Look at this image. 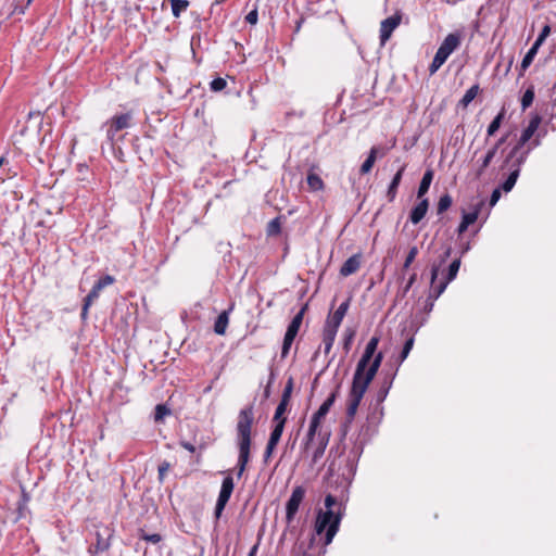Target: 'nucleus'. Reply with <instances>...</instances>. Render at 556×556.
<instances>
[{"mask_svg":"<svg viewBox=\"0 0 556 556\" xmlns=\"http://www.w3.org/2000/svg\"><path fill=\"white\" fill-rule=\"evenodd\" d=\"M433 301H434V300H432V299H431V301L426 305V309H427L428 312H430V311L432 309V307H433Z\"/></svg>","mask_w":556,"mask_h":556,"instance_id":"56","label":"nucleus"},{"mask_svg":"<svg viewBox=\"0 0 556 556\" xmlns=\"http://www.w3.org/2000/svg\"><path fill=\"white\" fill-rule=\"evenodd\" d=\"M336 400V393H331L328 399L320 405L318 410L313 415L312 420L320 424L321 420L326 417L329 409L333 405Z\"/></svg>","mask_w":556,"mask_h":556,"instance_id":"19","label":"nucleus"},{"mask_svg":"<svg viewBox=\"0 0 556 556\" xmlns=\"http://www.w3.org/2000/svg\"><path fill=\"white\" fill-rule=\"evenodd\" d=\"M254 414L253 406L249 405L242 408L238 415L237 431V445L239 448V456L237 463V478H241L247 465L250 460L251 448V430L253 425Z\"/></svg>","mask_w":556,"mask_h":556,"instance_id":"3","label":"nucleus"},{"mask_svg":"<svg viewBox=\"0 0 556 556\" xmlns=\"http://www.w3.org/2000/svg\"><path fill=\"white\" fill-rule=\"evenodd\" d=\"M418 254V248L417 247H412L408 251V254L405 258V262L403 264V270H406L410 265L412 263L415 261L416 256Z\"/></svg>","mask_w":556,"mask_h":556,"instance_id":"38","label":"nucleus"},{"mask_svg":"<svg viewBox=\"0 0 556 556\" xmlns=\"http://www.w3.org/2000/svg\"><path fill=\"white\" fill-rule=\"evenodd\" d=\"M31 0H28L27 2L29 3Z\"/></svg>","mask_w":556,"mask_h":556,"instance_id":"59","label":"nucleus"},{"mask_svg":"<svg viewBox=\"0 0 556 556\" xmlns=\"http://www.w3.org/2000/svg\"><path fill=\"white\" fill-rule=\"evenodd\" d=\"M549 33H551V27L548 25H545L542 28L539 37L534 41V45H536V47H541L543 45V42L545 41V39L547 38V36L549 35Z\"/></svg>","mask_w":556,"mask_h":556,"instance_id":"43","label":"nucleus"},{"mask_svg":"<svg viewBox=\"0 0 556 556\" xmlns=\"http://www.w3.org/2000/svg\"><path fill=\"white\" fill-rule=\"evenodd\" d=\"M170 464L168 462H163L159 466V480L162 482L165 478L166 472L169 470Z\"/></svg>","mask_w":556,"mask_h":556,"instance_id":"46","label":"nucleus"},{"mask_svg":"<svg viewBox=\"0 0 556 556\" xmlns=\"http://www.w3.org/2000/svg\"><path fill=\"white\" fill-rule=\"evenodd\" d=\"M432 179H433V172L431 169L426 170V173L424 174V176L421 178V181H420V185L418 188V192H417V197L419 199H421L428 192L430 185L432 182Z\"/></svg>","mask_w":556,"mask_h":556,"instance_id":"24","label":"nucleus"},{"mask_svg":"<svg viewBox=\"0 0 556 556\" xmlns=\"http://www.w3.org/2000/svg\"><path fill=\"white\" fill-rule=\"evenodd\" d=\"M438 273H439V267L433 266L431 269V291L429 294V300H431V299L437 300L444 292L447 285L450 283L446 280H444V281H441L440 283L435 285V279L438 277Z\"/></svg>","mask_w":556,"mask_h":556,"instance_id":"16","label":"nucleus"},{"mask_svg":"<svg viewBox=\"0 0 556 556\" xmlns=\"http://www.w3.org/2000/svg\"><path fill=\"white\" fill-rule=\"evenodd\" d=\"M506 141V137H502L491 149H495V154L498 148Z\"/></svg>","mask_w":556,"mask_h":556,"instance_id":"54","label":"nucleus"},{"mask_svg":"<svg viewBox=\"0 0 556 556\" xmlns=\"http://www.w3.org/2000/svg\"><path fill=\"white\" fill-rule=\"evenodd\" d=\"M319 426H320V424H318V422H316V421L311 419L308 431H307V434H306V440H305V443H304V448L305 450H307L309 447L311 443L313 442Z\"/></svg>","mask_w":556,"mask_h":556,"instance_id":"32","label":"nucleus"},{"mask_svg":"<svg viewBox=\"0 0 556 556\" xmlns=\"http://www.w3.org/2000/svg\"><path fill=\"white\" fill-rule=\"evenodd\" d=\"M267 232L270 236L278 235L280 232V222L278 218H275L269 222L268 227H267Z\"/></svg>","mask_w":556,"mask_h":556,"instance_id":"44","label":"nucleus"},{"mask_svg":"<svg viewBox=\"0 0 556 556\" xmlns=\"http://www.w3.org/2000/svg\"><path fill=\"white\" fill-rule=\"evenodd\" d=\"M402 14L396 12L395 14L383 20L380 24V42L384 45L391 37L393 30L401 24Z\"/></svg>","mask_w":556,"mask_h":556,"instance_id":"10","label":"nucleus"},{"mask_svg":"<svg viewBox=\"0 0 556 556\" xmlns=\"http://www.w3.org/2000/svg\"><path fill=\"white\" fill-rule=\"evenodd\" d=\"M245 21L250 24H256L257 22V11L256 10H253L251 12H249L245 16Z\"/></svg>","mask_w":556,"mask_h":556,"instance_id":"49","label":"nucleus"},{"mask_svg":"<svg viewBox=\"0 0 556 556\" xmlns=\"http://www.w3.org/2000/svg\"><path fill=\"white\" fill-rule=\"evenodd\" d=\"M304 496L305 490L303 486L299 485L293 489L291 496L286 505V517L289 522L294 518L295 514L298 513L300 504L302 503Z\"/></svg>","mask_w":556,"mask_h":556,"instance_id":"9","label":"nucleus"},{"mask_svg":"<svg viewBox=\"0 0 556 556\" xmlns=\"http://www.w3.org/2000/svg\"><path fill=\"white\" fill-rule=\"evenodd\" d=\"M530 150H531V147H529L527 151L521 152V154L518 155L517 157H514L515 159V161L513 162L514 169L510 172V174L508 175L506 180L501 185V189L503 191L509 192L516 185V181L520 174V167L525 163Z\"/></svg>","mask_w":556,"mask_h":556,"instance_id":"8","label":"nucleus"},{"mask_svg":"<svg viewBox=\"0 0 556 556\" xmlns=\"http://www.w3.org/2000/svg\"><path fill=\"white\" fill-rule=\"evenodd\" d=\"M478 215L479 208H476L473 212L464 213L463 219L457 228L458 235L464 233L467 230V228L477 220Z\"/></svg>","mask_w":556,"mask_h":556,"instance_id":"21","label":"nucleus"},{"mask_svg":"<svg viewBox=\"0 0 556 556\" xmlns=\"http://www.w3.org/2000/svg\"><path fill=\"white\" fill-rule=\"evenodd\" d=\"M92 303H93V302L88 301V300L85 298V300H84V305H83V308H81V318H83V319H86V318H87L89 307H90V305H91Z\"/></svg>","mask_w":556,"mask_h":556,"instance_id":"48","label":"nucleus"},{"mask_svg":"<svg viewBox=\"0 0 556 556\" xmlns=\"http://www.w3.org/2000/svg\"><path fill=\"white\" fill-rule=\"evenodd\" d=\"M362 264V255L359 253L350 256L341 266L340 275L343 277L351 276L355 274Z\"/></svg>","mask_w":556,"mask_h":556,"instance_id":"13","label":"nucleus"},{"mask_svg":"<svg viewBox=\"0 0 556 556\" xmlns=\"http://www.w3.org/2000/svg\"><path fill=\"white\" fill-rule=\"evenodd\" d=\"M257 548H258V545L255 544L251 551L249 552V556H255L256 552H257Z\"/></svg>","mask_w":556,"mask_h":556,"instance_id":"55","label":"nucleus"},{"mask_svg":"<svg viewBox=\"0 0 556 556\" xmlns=\"http://www.w3.org/2000/svg\"><path fill=\"white\" fill-rule=\"evenodd\" d=\"M288 405L289 404L286 403L285 401L279 402L273 419L275 424H278L279 421H283V425L286 424V418L283 417V414L286 413Z\"/></svg>","mask_w":556,"mask_h":556,"instance_id":"34","label":"nucleus"},{"mask_svg":"<svg viewBox=\"0 0 556 556\" xmlns=\"http://www.w3.org/2000/svg\"><path fill=\"white\" fill-rule=\"evenodd\" d=\"M140 538L147 542L152 543V544H157L161 541V535L159 533H152V534L142 533L140 535Z\"/></svg>","mask_w":556,"mask_h":556,"instance_id":"45","label":"nucleus"},{"mask_svg":"<svg viewBox=\"0 0 556 556\" xmlns=\"http://www.w3.org/2000/svg\"><path fill=\"white\" fill-rule=\"evenodd\" d=\"M460 42L462 36L458 33H451L444 38L429 66L430 75H433L439 71L448 56L460 46Z\"/></svg>","mask_w":556,"mask_h":556,"instance_id":"4","label":"nucleus"},{"mask_svg":"<svg viewBox=\"0 0 556 556\" xmlns=\"http://www.w3.org/2000/svg\"><path fill=\"white\" fill-rule=\"evenodd\" d=\"M459 266H460V258H456L450 264L446 279H445L447 282H451L452 280L455 279V277L457 276V273L459 270Z\"/></svg>","mask_w":556,"mask_h":556,"instance_id":"36","label":"nucleus"},{"mask_svg":"<svg viewBox=\"0 0 556 556\" xmlns=\"http://www.w3.org/2000/svg\"><path fill=\"white\" fill-rule=\"evenodd\" d=\"M349 306H350V300L348 299L346 301H344L343 303H341L339 305L337 311L331 316H329L327 318L325 325L339 329V327L349 309Z\"/></svg>","mask_w":556,"mask_h":556,"instance_id":"14","label":"nucleus"},{"mask_svg":"<svg viewBox=\"0 0 556 556\" xmlns=\"http://www.w3.org/2000/svg\"><path fill=\"white\" fill-rule=\"evenodd\" d=\"M338 329L325 325L323 331V343L325 348V353L328 354L333 345Z\"/></svg>","mask_w":556,"mask_h":556,"instance_id":"20","label":"nucleus"},{"mask_svg":"<svg viewBox=\"0 0 556 556\" xmlns=\"http://www.w3.org/2000/svg\"><path fill=\"white\" fill-rule=\"evenodd\" d=\"M170 414V410L163 404H159L155 407L154 419L155 421H161L163 418Z\"/></svg>","mask_w":556,"mask_h":556,"instance_id":"40","label":"nucleus"},{"mask_svg":"<svg viewBox=\"0 0 556 556\" xmlns=\"http://www.w3.org/2000/svg\"><path fill=\"white\" fill-rule=\"evenodd\" d=\"M479 91H480L479 85H473L472 87H470L466 91L464 97L459 100L458 106L466 109L472 102V100L478 96Z\"/></svg>","mask_w":556,"mask_h":556,"instance_id":"26","label":"nucleus"},{"mask_svg":"<svg viewBox=\"0 0 556 556\" xmlns=\"http://www.w3.org/2000/svg\"><path fill=\"white\" fill-rule=\"evenodd\" d=\"M229 323V311L222 312L214 324L215 333L223 336L226 332Z\"/></svg>","mask_w":556,"mask_h":556,"instance_id":"22","label":"nucleus"},{"mask_svg":"<svg viewBox=\"0 0 556 556\" xmlns=\"http://www.w3.org/2000/svg\"><path fill=\"white\" fill-rule=\"evenodd\" d=\"M495 155V149H489L482 157L477 160L473 166L475 179H480L483 176Z\"/></svg>","mask_w":556,"mask_h":556,"instance_id":"12","label":"nucleus"},{"mask_svg":"<svg viewBox=\"0 0 556 556\" xmlns=\"http://www.w3.org/2000/svg\"><path fill=\"white\" fill-rule=\"evenodd\" d=\"M96 536L97 543L90 546L89 551L91 553H100L106 551L110 547L108 539L103 538V535L99 531H97Z\"/></svg>","mask_w":556,"mask_h":556,"instance_id":"27","label":"nucleus"},{"mask_svg":"<svg viewBox=\"0 0 556 556\" xmlns=\"http://www.w3.org/2000/svg\"><path fill=\"white\" fill-rule=\"evenodd\" d=\"M131 114L125 113L117 116H114L109 122V128L106 130V137L110 141L114 140L115 134L122 129L128 128L130 126Z\"/></svg>","mask_w":556,"mask_h":556,"instance_id":"11","label":"nucleus"},{"mask_svg":"<svg viewBox=\"0 0 556 556\" xmlns=\"http://www.w3.org/2000/svg\"><path fill=\"white\" fill-rule=\"evenodd\" d=\"M180 445H181L184 448H186L187 451L191 452V453H193V452L195 451L194 445H193V444H191V443H189V442L182 441V442L180 443Z\"/></svg>","mask_w":556,"mask_h":556,"instance_id":"53","label":"nucleus"},{"mask_svg":"<svg viewBox=\"0 0 556 556\" xmlns=\"http://www.w3.org/2000/svg\"><path fill=\"white\" fill-rule=\"evenodd\" d=\"M292 390H293V380L290 378L283 389L280 401H285L286 403L289 404L291 394H292Z\"/></svg>","mask_w":556,"mask_h":556,"instance_id":"41","label":"nucleus"},{"mask_svg":"<svg viewBox=\"0 0 556 556\" xmlns=\"http://www.w3.org/2000/svg\"><path fill=\"white\" fill-rule=\"evenodd\" d=\"M379 152H380V149L378 147H372L370 149L369 155L367 156V159L361 166V174H363V175L368 174L371 170V168L378 157Z\"/></svg>","mask_w":556,"mask_h":556,"instance_id":"23","label":"nucleus"},{"mask_svg":"<svg viewBox=\"0 0 556 556\" xmlns=\"http://www.w3.org/2000/svg\"><path fill=\"white\" fill-rule=\"evenodd\" d=\"M275 447H276V445H270V444L267 443L266 450H265V453H264V462L265 463H267L268 459L271 457Z\"/></svg>","mask_w":556,"mask_h":556,"instance_id":"50","label":"nucleus"},{"mask_svg":"<svg viewBox=\"0 0 556 556\" xmlns=\"http://www.w3.org/2000/svg\"><path fill=\"white\" fill-rule=\"evenodd\" d=\"M354 334L355 332L353 330H351L346 337H345V341H344V349L345 350H349L350 348V343L352 342L353 338H354Z\"/></svg>","mask_w":556,"mask_h":556,"instance_id":"52","label":"nucleus"},{"mask_svg":"<svg viewBox=\"0 0 556 556\" xmlns=\"http://www.w3.org/2000/svg\"><path fill=\"white\" fill-rule=\"evenodd\" d=\"M227 86V81L226 79L222 78V77H217L215 79H213L210 84V87H211V90L212 91H222L226 88Z\"/></svg>","mask_w":556,"mask_h":556,"instance_id":"39","label":"nucleus"},{"mask_svg":"<svg viewBox=\"0 0 556 556\" xmlns=\"http://www.w3.org/2000/svg\"><path fill=\"white\" fill-rule=\"evenodd\" d=\"M504 115H505V110L503 109L491 122V124L489 125V127L486 129V134L489 137L493 136L498 130V128L501 127L502 121L504 118Z\"/></svg>","mask_w":556,"mask_h":556,"instance_id":"30","label":"nucleus"},{"mask_svg":"<svg viewBox=\"0 0 556 556\" xmlns=\"http://www.w3.org/2000/svg\"><path fill=\"white\" fill-rule=\"evenodd\" d=\"M227 477L223 480L218 498L215 506V517L219 518L225 506L227 505L235 488L233 478L230 476V470L226 471Z\"/></svg>","mask_w":556,"mask_h":556,"instance_id":"7","label":"nucleus"},{"mask_svg":"<svg viewBox=\"0 0 556 556\" xmlns=\"http://www.w3.org/2000/svg\"><path fill=\"white\" fill-rule=\"evenodd\" d=\"M379 343L378 337H372L367 345L366 349L361 357V359L357 363L353 381H352V388L349 393L348 399V407H346V422H352L354 419L359 403L364 396V394L367 391V388L369 383L375 378L381 362H382V353L379 352L375 355L377 346Z\"/></svg>","mask_w":556,"mask_h":556,"instance_id":"1","label":"nucleus"},{"mask_svg":"<svg viewBox=\"0 0 556 556\" xmlns=\"http://www.w3.org/2000/svg\"><path fill=\"white\" fill-rule=\"evenodd\" d=\"M469 249V245H465V249L463 250V253L467 252Z\"/></svg>","mask_w":556,"mask_h":556,"instance_id":"58","label":"nucleus"},{"mask_svg":"<svg viewBox=\"0 0 556 556\" xmlns=\"http://www.w3.org/2000/svg\"><path fill=\"white\" fill-rule=\"evenodd\" d=\"M115 281L114 277L111 276V275H105L104 277L100 278L96 283L94 286L92 287V289L90 290V292L88 293V295L86 296V299L88 301H91V302H94L99 295H100V292L108 286L112 285L113 282Z\"/></svg>","mask_w":556,"mask_h":556,"instance_id":"15","label":"nucleus"},{"mask_svg":"<svg viewBox=\"0 0 556 556\" xmlns=\"http://www.w3.org/2000/svg\"><path fill=\"white\" fill-rule=\"evenodd\" d=\"M429 207V202L427 199H422L410 212L409 219L416 225L418 224L427 214Z\"/></svg>","mask_w":556,"mask_h":556,"instance_id":"18","label":"nucleus"},{"mask_svg":"<svg viewBox=\"0 0 556 556\" xmlns=\"http://www.w3.org/2000/svg\"><path fill=\"white\" fill-rule=\"evenodd\" d=\"M283 428H285L283 421H279L278 424H276L270 433V437H269V440L267 443L270 445H277L282 435Z\"/></svg>","mask_w":556,"mask_h":556,"instance_id":"29","label":"nucleus"},{"mask_svg":"<svg viewBox=\"0 0 556 556\" xmlns=\"http://www.w3.org/2000/svg\"><path fill=\"white\" fill-rule=\"evenodd\" d=\"M307 184L309 189L313 191L321 190L324 188V181L317 174L314 173L308 174Z\"/></svg>","mask_w":556,"mask_h":556,"instance_id":"31","label":"nucleus"},{"mask_svg":"<svg viewBox=\"0 0 556 556\" xmlns=\"http://www.w3.org/2000/svg\"><path fill=\"white\" fill-rule=\"evenodd\" d=\"M541 121H542V118L540 115H535L531 118V121L529 122V125L522 131V134L519 138V141L517 142V144L511 149V151L507 155V157L505 160V164H508L514 157H517L518 155L521 154V153H519L520 149L532 138L534 132L538 130V128L541 124Z\"/></svg>","mask_w":556,"mask_h":556,"instance_id":"5","label":"nucleus"},{"mask_svg":"<svg viewBox=\"0 0 556 556\" xmlns=\"http://www.w3.org/2000/svg\"><path fill=\"white\" fill-rule=\"evenodd\" d=\"M540 47H536V45L533 43V46L529 49V51L523 56L521 64H520V73L519 75L522 76L526 70L531 65L533 59L535 58L538 50Z\"/></svg>","mask_w":556,"mask_h":556,"instance_id":"25","label":"nucleus"},{"mask_svg":"<svg viewBox=\"0 0 556 556\" xmlns=\"http://www.w3.org/2000/svg\"><path fill=\"white\" fill-rule=\"evenodd\" d=\"M416 277H417V275H416V274H413V275L409 277V279H408V281H407V283H406V286H405V288H404V290H403L404 294H405V293H406V292L412 288V286H413V285H414V282L416 281Z\"/></svg>","mask_w":556,"mask_h":556,"instance_id":"51","label":"nucleus"},{"mask_svg":"<svg viewBox=\"0 0 556 556\" xmlns=\"http://www.w3.org/2000/svg\"><path fill=\"white\" fill-rule=\"evenodd\" d=\"M414 346V338L410 337L408 340H406L402 353L400 355V362H404V359L408 356L409 352L412 351Z\"/></svg>","mask_w":556,"mask_h":556,"instance_id":"42","label":"nucleus"},{"mask_svg":"<svg viewBox=\"0 0 556 556\" xmlns=\"http://www.w3.org/2000/svg\"><path fill=\"white\" fill-rule=\"evenodd\" d=\"M450 254H451V249H447V250L445 251V253H444L443 261H444L445 258H447V257L450 256Z\"/></svg>","mask_w":556,"mask_h":556,"instance_id":"57","label":"nucleus"},{"mask_svg":"<svg viewBox=\"0 0 556 556\" xmlns=\"http://www.w3.org/2000/svg\"><path fill=\"white\" fill-rule=\"evenodd\" d=\"M405 168H406L405 164L401 165L400 168L397 169L396 174L394 175V177L392 178V180L390 182V186H389L388 192H387V197L389 198L390 202H392L395 199V195H396V192H397V187L401 184V180H402L403 174L405 172Z\"/></svg>","mask_w":556,"mask_h":556,"instance_id":"17","label":"nucleus"},{"mask_svg":"<svg viewBox=\"0 0 556 556\" xmlns=\"http://www.w3.org/2000/svg\"><path fill=\"white\" fill-rule=\"evenodd\" d=\"M343 505L338 500L328 494L325 497V510L317 511L314 530L317 535L325 533V545H329L339 531L343 517Z\"/></svg>","mask_w":556,"mask_h":556,"instance_id":"2","label":"nucleus"},{"mask_svg":"<svg viewBox=\"0 0 556 556\" xmlns=\"http://www.w3.org/2000/svg\"><path fill=\"white\" fill-rule=\"evenodd\" d=\"M451 205H452L451 195L450 194L442 195L438 202V208H437L438 214H442L443 212L448 210Z\"/></svg>","mask_w":556,"mask_h":556,"instance_id":"37","label":"nucleus"},{"mask_svg":"<svg viewBox=\"0 0 556 556\" xmlns=\"http://www.w3.org/2000/svg\"><path fill=\"white\" fill-rule=\"evenodd\" d=\"M329 434L324 435L320 439L318 447L313 453V462L316 463L325 453L326 446L328 444Z\"/></svg>","mask_w":556,"mask_h":556,"instance_id":"33","label":"nucleus"},{"mask_svg":"<svg viewBox=\"0 0 556 556\" xmlns=\"http://www.w3.org/2000/svg\"><path fill=\"white\" fill-rule=\"evenodd\" d=\"M172 5V13L175 17H179L182 12L189 7L188 0H169Z\"/></svg>","mask_w":556,"mask_h":556,"instance_id":"28","label":"nucleus"},{"mask_svg":"<svg viewBox=\"0 0 556 556\" xmlns=\"http://www.w3.org/2000/svg\"><path fill=\"white\" fill-rule=\"evenodd\" d=\"M305 307H303L289 324L281 349V357H286L301 327Z\"/></svg>","mask_w":556,"mask_h":556,"instance_id":"6","label":"nucleus"},{"mask_svg":"<svg viewBox=\"0 0 556 556\" xmlns=\"http://www.w3.org/2000/svg\"><path fill=\"white\" fill-rule=\"evenodd\" d=\"M534 100V87L530 86L523 93L521 98V108L522 110H526L529 108Z\"/></svg>","mask_w":556,"mask_h":556,"instance_id":"35","label":"nucleus"},{"mask_svg":"<svg viewBox=\"0 0 556 556\" xmlns=\"http://www.w3.org/2000/svg\"><path fill=\"white\" fill-rule=\"evenodd\" d=\"M501 198V189H494L492 194H491V199H490V205L493 206L497 203V201L500 200Z\"/></svg>","mask_w":556,"mask_h":556,"instance_id":"47","label":"nucleus"}]
</instances>
